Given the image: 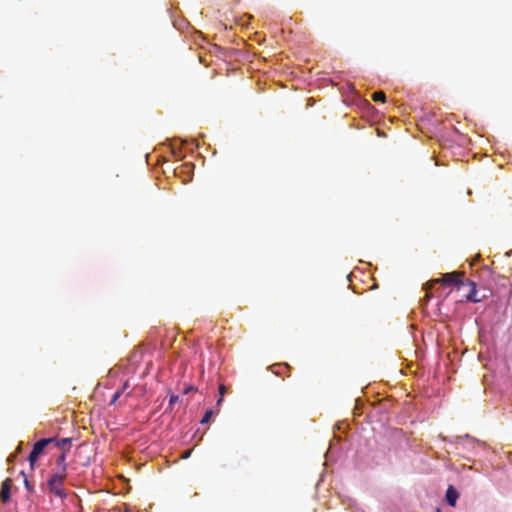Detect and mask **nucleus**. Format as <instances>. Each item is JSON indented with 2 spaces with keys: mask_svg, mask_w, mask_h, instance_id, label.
I'll use <instances>...</instances> for the list:
<instances>
[{
  "mask_svg": "<svg viewBox=\"0 0 512 512\" xmlns=\"http://www.w3.org/2000/svg\"><path fill=\"white\" fill-rule=\"evenodd\" d=\"M53 441V438H44L34 444L33 449L28 456V461L32 469L34 468L38 458L44 453L45 448L51 445Z\"/></svg>",
  "mask_w": 512,
  "mask_h": 512,
  "instance_id": "nucleus-2",
  "label": "nucleus"
},
{
  "mask_svg": "<svg viewBox=\"0 0 512 512\" xmlns=\"http://www.w3.org/2000/svg\"><path fill=\"white\" fill-rule=\"evenodd\" d=\"M223 402V397H219V399L217 400V406H220Z\"/></svg>",
  "mask_w": 512,
  "mask_h": 512,
  "instance_id": "nucleus-19",
  "label": "nucleus"
},
{
  "mask_svg": "<svg viewBox=\"0 0 512 512\" xmlns=\"http://www.w3.org/2000/svg\"><path fill=\"white\" fill-rule=\"evenodd\" d=\"M464 286L468 287V292L465 296L467 301L472 303H478L481 301V299L477 297V287L474 281L465 278Z\"/></svg>",
  "mask_w": 512,
  "mask_h": 512,
  "instance_id": "nucleus-3",
  "label": "nucleus"
},
{
  "mask_svg": "<svg viewBox=\"0 0 512 512\" xmlns=\"http://www.w3.org/2000/svg\"><path fill=\"white\" fill-rule=\"evenodd\" d=\"M372 99L375 102H383L384 103L386 101V95L383 91H377V92L373 93Z\"/></svg>",
  "mask_w": 512,
  "mask_h": 512,
  "instance_id": "nucleus-10",
  "label": "nucleus"
},
{
  "mask_svg": "<svg viewBox=\"0 0 512 512\" xmlns=\"http://www.w3.org/2000/svg\"><path fill=\"white\" fill-rule=\"evenodd\" d=\"M24 485L28 491H30V492L33 491V486L30 484V482L27 478H25V480H24Z\"/></svg>",
  "mask_w": 512,
  "mask_h": 512,
  "instance_id": "nucleus-14",
  "label": "nucleus"
},
{
  "mask_svg": "<svg viewBox=\"0 0 512 512\" xmlns=\"http://www.w3.org/2000/svg\"><path fill=\"white\" fill-rule=\"evenodd\" d=\"M53 440L54 441L52 442L51 445H54L55 447L61 449L62 452H68L71 449V446H72L71 438H62V439L53 438Z\"/></svg>",
  "mask_w": 512,
  "mask_h": 512,
  "instance_id": "nucleus-7",
  "label": "nucleus"
},
{
  "mask_svg": "<svg viewBox=\"0 0 512 512\" xmlns=\"http://www.w3.org/2000/svg\"><path fill=\"white\" fill-rule=\"evenodd\" d=\"M49 491L62 499L67 497V493L63 488V484H47Z\"/></svg>",
  "mask_w": 512,
  "mask_h": 512,
  "instance_id": "nucleus-8",
  "label": "nucleus"
},
{
  "mask_svg": "<svg viewBox=\"0 0 512 512\" xmlns=\"http://www.w3.org/2000/svg\"><path fill=\"white\" fill-rule=\"evenodd\" d=\"M275 367H276V368H279V369H281V368H284V369L289 368V366H288L287 364H285V365H283V366H281V365H277V366H275Z\"/></svg>",
  "mask_w": 512,
  "mask_h": 512,
  "instance_id": "nucleus-18",
  "label": "nucleus"
},
{
  "mask_svg": "<svg viewBox=\"0 0 512 512\" xmlns=\"http://www.w3.org/2000/svg\"><path fill=\"white\" fill-rule=\"evenodd\" d=\"M128 387H129V383H128V381H126V382L124 383L123 388H122V390H121V391L123 392V391H124V390H126Z\"/></svg>",
  "mask_w": 512,
  "mask_h": 512,
  "instance_id": "nucleus-17",
  "label": "nucleus"
},
{
  "mask_svg": "<svg viewBox=\"0 0 512 512\" xmlns=\"http://www.w3.org/2000/svg\"><path fill=\"white\" fill-rule=\"evenodd\" d=\"M212 414H213V412H212V410H211V409L207 410V411L205 412V414H204V416H203L202 420H201V423L203 424V423H207V422H209V420H210V418H211Z\"/></svg>",
  "mask_w": 512,
  "mask_h": 512,
  "instance_id": "nucleus-11",
  "label": "nucleus"
},
{
  "mask_svg": "<svg viewBox=\"0 0 512 512\" xmlns=\"http://www.w3.org/2000/svg\"><path fill=\"white\" fill-rule=\"evenodd\" d=\"M178 398H179V397H178V396H176V395H171V397H170V404H172V403L176 402V401L178 400Z\"/></svg>",
  "mask_w": 512,
  "mask_h": 512,
  "instance_id": "nucleus-15",
  "label": "nucleus"
},
{
  "mask_svg": "<svg viewBox=\"0 0 512 512\" xmlns=\"http://www.w3.org/2000/svg\"><path fill=\"white\" fill-rule=\"evenodd\" d=\"M121 393H122V391H117V392L113 395V397H112V399H111V401H110V404H115V403H116V401L119 399V397H120Z\"/></svg>",
  "mask_w": 512,
  "mask_h": 512,
  "instance_id": "nucleus-12",
  "label": "nucleus"
},
{
  "mask_svg": "<svg viewBox=\"0 0 512 512\" xmlns=\"http://www.w3.org/2000/svg\"><path fill=\"white\" fill-rule=\"evenodd\" d=\"M273 372H274L275 374H280V373H281V372H280V370H273Z\"/></svg>",
  "mask_w": 512,
  "mask_h": 512,
  "instance_id": "nucleus-20",
  "label": "nucleus"
},
{
  "mask_svg": "<svg viewBox=\"0 0 512 512\" xmlns=\"http://www.w3.org/2000/svg\"><path fill=\"white\" fill-rule=\"evenodd\" d=\"M219 390V394H220V397H224L225 393H226V387L225 385L221 384L218 388Z\"/></svg>",
  "mask_w": 512,
  "mask_h": 512,
  "instance_id": "nucleus-13",
  "label": "nucleus"
},
{
  "mask_svg": "<svg viewBox=\"0 0 512 512\" xmlns=\"http://www.w3.org/2000/svg\"><path fill=\"white\" fill-rule=\"evenodd\" d=\"M13 485V481L11 478H6L1 485L0 489V500L2 502H8L11 497V488Z\"/></svg>",
  "mask_w": 512,
  "mask_h": 512,
  "instance_id": "nucleus-4",
  "label": "nucleus"
},
{
  "mask_svg": "<svg viewBox=\"0 0 512 512\" xmlns=\"http://www.w3.org/2000/svg\"><path fill=\"white\" fill-rule=\"evenodd\" d=\"M66 477L67 470L57 469V471L51 475L47 484H64Z\"/></svg>",
  "mask_w": 512,
  "mask_h": 512,
  "instance_id": "nucleus-5",
  "label": "nucleus"
},
{
  "mask_svg": "<svg viewBox=\"0 0 512 512\" xmlns=\"http://www.w3.org/2000/svg\"><path fill=\"white\" fill-rule=\"evenodd\" d=\"M445 498L447 504L451 507H454L456 505L457 499L459 498V493L452 485H450L446 490Z\"/></svg>",
  "mask_w": 512,
  "mask_h": 512,
  "instance_id": "nucleus-6",
  "label": "nucleus"
},
{
  "mask_svg": "<svg viewBox=\"0 0 512 512\" xmlns=\"http://www.w3.org/2000/svg\"><path fill=\"white\" fill-rule=\"evenodd\" d=\"M66 453L67 452H61V454L57 457V459H56L57 469L67 470Z\"/></svg>",
  "mask_w": 512,
  "mask_h": 512,
  "instance_id": "nucleus-9",
  "label": "nucleus"
},
{
  "mask_svg": "<svg viewBox=\"0 0 512 512\" xmlns=\"http://www.w3.org/2000/svg\"><path fill=\"white\" fill-rule=\"evenodd\" d=\"M191 454V451H185L182 458H188Z\"/></svg>",
  "mask_w": 512,
  "mask_h": 512,
  "instance_id": "nucleus-16",
  "label": "nucleus"
},
{
  "mask_svg": "<svg viewBox=\"0 0 512 512\" xmlns=\"http://www.w3.org/2000/svg\"><path fill=\"white\" fill-rule=\"evenodd\" d=\"M441 283L445 286H454L457 289L464 287L465 284V273L460 271H453L451 273H445L440 278L433 279L428 282L424 289L426 290L425 300L428 301L431 297L429 291L433 287L434 284Z\"/></svg>",
  "mask_w": 512,
  "mask_h": 512,
  "instance_id": "nucleus-1",
  "label": "nucleus"
}]
</instances>
